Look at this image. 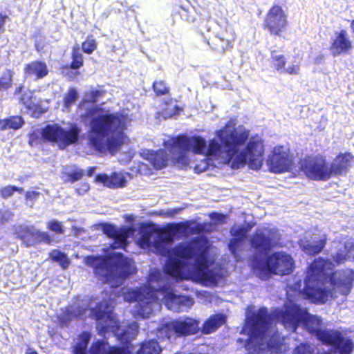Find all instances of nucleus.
Returning a JSON list of instances; mask_svg holds the SVG:
<instances>
[{
	"label": "nucleus",
	"instance_id": "f257e3e1",
	"mask_svg": "<svg viewBox=\"0 0 354 354\" xmlns=\"http://www.w3.org/2000/svg\"><path fill=\"white\" fill-rule=\"evenodd\" d=\"M294 285H288L287 290L288 301L285 310H275L268 316L266 308H260L252 315L247 313L245 326L237 342L243 345L248 354H263L266 348L281 351V343L272 322H281L288 330L295 331L297 326H302L310 333L326 344L331 345L339 354H349L353 348L352 342L342 338L336 330H327L322 327V321L317 315L309 314L306 308H300L292 301V294L302 295L294 290Z\"/></svg>",
	"mask_w": 354,
	"mask_h": 354
},
{
	"label": "nucleus",
	"instance_id": "f03ea898",
	"mask_svg": "<svg viewBox=\"0 0 354 354\" xmlns=\"http://www.w3.org/2000/svg\"><path fill=\"white\" fill-rule=\"evenodd\" d=\"M185 224H173L166 230L153 225H142L136 242L142 249H147L161 256H168L165 271L169 276L189 279L205 286L216 283L223 277V271L209 257V243L205 237H200L189 245L181 244L170 251L174 235Z\"/></svg>",
	"mask_w": 354,
	"mask_h": 354
},
{
	"label": "nucleus",
	"instance_id": "7ed1b4c3",
	"mask_svg": "<svg viewBox=\"0 0 354 354\" xmlns=\"http://www.w3.org/2000/svg\"><path fill=\"white\" fill-rule=\"evenodd\" d=\"M103 95L102 90L88 91L78 106L77 114L82 118H91L88 145L96 151L102 153L107 149L114 153L127 140L124 131L132 119L128 111L110 113L96 105Z\"/></svg>",
	"mask_w": 354,
	"mask_h": 354
},
{
	"label": "nucleus",
	"instance_id": "20e7f679",
	"mask_svg": "<svg viewBox=\"0 0 354 354\" xmlns=\"http://www.w3.org/2000/svg\"><path fill=\"white\" fill-rule=\"evenodd\" d=\"M215 136L223 144L219 150L221 154L227 156V160L217 164L215 160H210L209 154H203L205 158L194 167L196 173L226 165L234 169L243 168L245 165L253 170L261 168L265 146L259 136L250 137V131L242 125L236 127L234 120H230L223 128L216 130Z\"/></svg>",
	"mask_w": 354,
	"mask_h": 354
},
{
	"label": "nucleus",
	"instance_id": "39448f33",
	"mask_svg": "<svg viewBox=\"0 0 354 354\" xmlns=\"http://www.w3.org/2000/svg\"><path fill=\"white\" fill-rule=\"evenodd\" d=\"M335 266L328 260L316 259L308 268L304 288L298 280L294 290L315 304H324L339 295L347 297L354 287V270L347 268L333 272Z\"/></svg>",
	"mask_w": 354,
	"mask_h": 354
},
{
	"label": "nucleus",
	"instance_id": "423d86ee",
	"mask_svg": "<svg viewBox=\"0 0 354 354\" xmlns=\"http://www.w3.org/2000/svg\"><path fill=\"white\" fill-rule=\"evenodd\" d=\"M162 273L158 270H151L148 286L138 290H122L124 299L136 305L133 310L134 317L146 318L154 310H158L163 302L167 308L174 312H187L194 305V299L188 296L178 295L164 283Z\"/></svg>",
	"mask_w": 354,
	"mask_h": 354
},
{
	"label": "nucleus",
	"instance_id": "0eeeda50",
	"mask_svg": "<svg viewBox=\"0 0 354 354\" xmlns=\"http://www.w3.org/2000/svg\"><path fill=\"white\" fill-rule=\"evenodd\" d=\"M115 302L112 295L109 300L104 299L100 304L88 299H77L73 305L62 310L58 317L63 324L80 317H91L98 322L97 330L100 335H105L111 333L122 342L127 343L136 338L138 332V325L132 322L128 326H119L118 321L112 310Z\"/></svg>",
	"mask_w": 354,
	"mask_h": 354
},
{
	"label": "nucleus",
	"instance_id": "6e6552de",
	"mask_svg": "<svg viewBox=\"0 0 354 354\" xmlns=\"http://www.w3.org/2000/svg\"><path fill=\"white\" fill-rule=\"evenodd\" d=\"M280 234L277 230L259 229L251 240V244L259 252L252 261L254 273L260 278H266L270 272L276 274H288L292 271L293 259L286 252H274L267 257V251L278 243Z\"/></svg>",
	"mask_w": 354,
	"mask_h": 354
},
{
	"label": "nucleus",
	"instance_id": "1a4fd4ad",
	"mask_svg": "<svg viewBox=\"0 0 354 354\" xmlns=\"http://www.w3.org/2000/svg\"><path fill=\"white\" fill-rule=\"evenodd\" d=\"M165 148L168 149L171 158L180 166H187L191 162L189 154H209L210 160L221 164L227 156L221 154L220 147L223 144L216 138L206 140L200 136L182 135L172 137L165 141Z\"/></svg>",
	"mask_w": 354,
	"mask_h": 354
},
{
	"label": "nucleus",
	"instance_id": "9d476101",
	"mask_svg": "<svg viewBox=\"0 0 354 354\" xmlns=\"http://www.w3.org/2000/svg\"><path fill=\"white\" fill-rule=\"evenodd\" d=\"M85 263L93 267L100 279L111 288L119 286L123 280L135 272L134 262L124 258L120 253L111 252L106 258L91 256L84 259Z\"/></svg>",
	"mask_w": 354,
	"mask_h": 354
},
{
	"label": "nucleus",
	"instance_id": "9b49d317",
	"mask_svg": "<svg viewBox=\"0 0 354 354\" xmlns=\"http://www.w3.org/2000/svg\"><path fill=\"white\" fill-rule=\"evenodd\" d=\"M81 129L76 124L63 123L47 125L41 132L42 137L50 142L55 143L59 148L64 149L77 142Z\"/></svg>",
	"mask_w": 354,
	"mask_h": 354
},
{
	"label": "nucleus",
	"instance_id": "f8f14e48",
	"mask_svg": "<svg viewBox=\"0 0 354 354\" xmlns=\"http://www.w3.org/2000/svg\"><path fill=\"white\" fill-rule=\"evenodd\" d=\"M199 330V321L190 317L175 319L158 328L157 337L162 339H175L176 337L187 336Z\"/></svg>",
	"mask_w": 354,
	"mask_h": 354
},
{
	"label": "nucleus",
	"instance_id": "ddd939ff",
	"mask_svg": "<svg viewBox=\"0 0 354 354\" xmlns=\"http://www.w3.org/2000/svg\"><path fill=\"white\" fill-rule=\"evenodd\" d=\"M300 164L302 171L310 179L326 180L331 177L329 165L323 156L306 157Z\"/></svg>",
	"mask_w": 354,
	"mask_h": 354
},
{
	"label": "nucleus",
	"instance_id": "4468645a",
	"mask_svg": "<svg viewBox=\"0 0 354 354\" xmlns=\"http://www.w3.org/2000/svg\"><path fill=\"white\" fill-rule=\"evenodd\" d=\"M270 171L276 174L284 173L292 169L293 157L286 146H277L273 148L266 160Z\"/></svg>",
	"mask_w": 354,
	"mask_h": 354
},
{
	"label": "nucleus",
	"instance_id": "2eb2a0df",
	"mask_svg": "<svg viewBox=\"0 0 354 354\" xmlns=\"http://www.w3.org/2000/svg\"><path fill=\"white\" fill-rule=\"evenodd\" d=\"M15 234L27 246L33 245L37 242L50 244L52 241L48 232L40 231L32 225H19L15 228Z\"/></svg>",
	"mask_w": 354,
	"mask_h": 354
},
{
	"label": "nucleus",
	"instance_id": "dca6fc26",
	"mask_svg": "<svg viewBox=\"0 0 354 354\" xmlns=\"http://www.w3.org/2000/svg\"><path fill=\"white\" fill-rule=\"evenodd\" d=\"M264 23L271 34L279 35L287 25V17L282 7L272 6L266 15Z\"/></svg>",
	"mask_w": 354,
	"mask_h": 354
},
{
	"label": "nucleus",
	"instance_id": "f3484780",
	"mask_svg": "<svg viewBox=\"0 0 354 354\" xmlns=\"http://www.w3.org/2000/svg\"><path fill=\"white\" fill-rule=\"evenodd\" d=\"M102 230L106 235L112 239L113 242L111 246L113 249L124 248L127 245V239L133 236L135 232L132 227H117L110 224L104 225Z\"/></svg>",
	"mask_w": 354,
	"mask_h": 354
},
{
	"label": "nucleus",
	"instance_id": "a211bd4d",
	"mask_svg": "<svg viewBox=\"0 0 354 354\" xmlns=\"http://www.w3.org/2000/svg\"><path fill=\"white\" fill-rule=\"evenodd\" d=\"M352 48V41L349 39L348 33L345 30L337 32L334 37L331 39L330 51L334 57L346 54Z\"/></svg>",
	"mask_w": 354,
	"mask_h": 354
},
{
	"label": "nucleus",
	"instance_id": "6ab92c4d",
	"mask_svg": "<svg viewBox=\"0 0 354 354\" xmlns=\"http://www.w3.org/2000/svg\"><path fill=\"white\" fill-rule=\"evenodd\" d=\"M140 156L144 159L149 161L156 169H160L165 167L170 160L172 162H176V161L171 158L170 151L166 148L165 150L160 149L156 152L143 149L140 152Z\"/></svg>",
	"mask_w": 354,
	"mask_h": 354
},
{
	"label": "nucleus",
	"instance_id": "aec40b11",
	"mask_svg": "<svg viewBox=\"0 0 354 354\" xmlns=\"http://www.w3.org/2000/svg\"><path fill=\"white\" fill-rule=\"evenodd\" d=\"M353 162L354 157L351 153H339L329 165L331 176L346 174Z\"/></svg>",
	"mask_w": 354,
	"mask_h": 354
},
{
	"label": "nucleus",
	"instance_id": "412c9836",
	"mask_svg": "<svg viewBox=\"0 0 354 354\" xmlns=\"http://www.w3.org/2000/svg\"><path fill=\"white\" fill-rule=\"evenodd\" d=\"M21 100L28 113L32 117L39 118L41 114L45 113L48 109V101H41L30 91L24 93Z\"/></svg>",
	"mask_w": 354,
	"mask_h": 354
},
{
	"label": "nucleus",
	"instance_id": "4be33fe9",
	"mask_svg": "<svg viewBox=\"0 0 354 354\" xmlns=\"http://www.w3.org/2000/svg\"><path fill=\"white\" fill-rule=\"evenodd\" d=\"M332 258L336 265L342 263L347 259L354 260V239L345 237L338 245V250L332 254Z\"/></svg>",
	"mask_w": 354,
	"mask_h": 354
},
{
	"label": "nucleus",
	"instance_id": "5701e85b",
	"mask_svg": "<svg viewBox=\"0 0 354 354\" xmlns=\"http://www.w3.org/2000/svg\"><path fill=\"white\" fill-rule=\"evenodd\" d=\"M131 176L127 172H114L110 176L106 174H99L95 178V181L102 183L109 188H118L124 187L127 180Z\"/></svg>",
	"mask_w": 354,
	"mask_h": 354
},
{
	"label": "nucleus",
	"instance_id": "b1692460",
	"mask_svg": "<svg viewBox=\"0 0 354 354\" xmlns=\"http://www.w3.org/2000/svg\"><path fill=\"white\" fill-rule=\"evenodd\" d=\"M90 354H129L128 348L111 346L104 340L94 342L90 350Z\"/></svg>",
	"mask_w": 354,
	"mask_h": 354
},
{
	"label": "nucleus",
	"instance_id": "393cba45",
	"mask_svg": "<svg viewBox=\"0 0 354 354\" xmlns=\"http://www.w3.org/2000/svg\"><path fill=\"white\" fill-rule=\"evenodd\" d=\"M24 73L26 77L39 80L46 77L48 73L46 64L41 61H33L26 65Z\"/></svg>",
	"mask_w": 354,
	"mask_h": 354
},
{
	"label": "nucleus",
	"instance_id": "a878e982",
	"mask_svg": "<svg viewBox=\"0 0 354 354\" xmlns=\"http://www.w3.org/2000/svg\"><path fill=\"white\" fill-rule=\"evenodd\" d=\"M230 233L233 238L229 244V249L234 257L236 258V250L242 245L247 230L243 226L235 225L232 227Z\"/></svg>",
	"mask_w": 354,
	"mask_h": 354
},
{
	"label": "nucleus",
	"instance_id": "bb28decb",
	"mask_svg": "<svg viewBox=\"0 0 354 354\" xmlns=\"http://www.w3.org/2000/svg\"><path fill=\"white\" fill-rule=\"evenodd\" d=\"M226 321V317L223 314H216L211 316L203 324V333L209 334L214 332Z\"/></svg>",
	"mask_w": 354,
	"mask_h": 354
},
{
	"label": "nucleus",
	"instance_id": "cd10ccee",
	"mask_svg": "<svg viewBox=\"0 0 354 354\" xmlns=\"http://www.w3.org/2000/svg\"><path fill=\"white\" fill-rule=\"evenodd\" d=\"M326 244V239L323 238L318 241H309L301 240L300 246L302 250L309 255H314L319 253Z\"/></svg>",
	"mask_w": 354,
	"mask_h": 354
},
{
	"label": "nucleus",
	"instance_id": "c85d7f7f",
	"mask_svg": "<svg viewBox=\"0 0 354 354\" xmlns=\"http://www.w3.org/2000/svg\"><path fill=\"white\" fill-rule=\"evenodd\" d=\"M83 175L82 169L76 167H67L64 168L61 178L66 183L71 182L73 183L81 179Z\"/></svg>",
	"mask_w": 354,
	"mask_h": 354
},
{
	"label": "nucleus",
	"instance_id": "c756f323",
	"mask_svg": "<svg viewBox=\"0 0 354 354\" xmlns=\"http://www.w3.org/2000/svg\"><path fill=\"white\" fill-rule=\"evenodd\" d=\"M91 337L90 333L84 332L75 339L73 347L74 354H88L87 346Z\"/></svg>",
	"mask_w": 354,
	"mask_h": 354
},
{
	"label": "nucleus",
	"instance_id": "7c9ffc66",
	"mask_svg": "<svg viewBox=\"0 0 354 354\" xmlns=\"http://www.w3.org/2000/svg\"><path fill=\"white\" fill-rule=\"evenodd\" d=\"M162 351L161 346L156 340H149L144 342L136 354H160Z\"/></svg>",
	"mask_w": 354,
	"mask_h": 354
},
{
	"label": "nucleus",
	"instance_id": "2f4dec72",
	"mask_svg": "<svg viewBox=\"0 0 354 354\" xmlns=\"http://www.w3.org/2000/svg\"><path fill=\"white\" fill-rule=\"evenodd\" d=\"M24 121L21 117H10L7 119L0 120V130L7 129H18L22 127Z\"/></svg>",
	"mask_w": 354,
	"mask_h": 354
},
{
	"label": "nucleus",
	"instance_id": "473e14b6",
	"mask_svg": "<svg viewBox=\"0 0 354 354\" xmlns=\"http://www.w3.org/2000/svg\"><path fill=\"white\" fill-rule=\"evenodd\" d=\"M49 255L51 260L59 263L62 268L66 269L69 266L70 261L64 252L58 250H53Z\"/></svg>",
	"mask_w": 354,
	"mask_h": 354
},
{
	"label": "nucleus",
	"instance_id": "72a5a7b5",
	"mask_svg": "<svg viewBox=\"0 0 354 354\" xmlns=\"http://www.w3.org/2000/svg\"><path fill=\"white\" fill-rule=\"evenodd\" d=\"M78 93L77 91L72 88L65 94L64 98V109L63 111H68L71 105H73L77 100Z\"/></svg>",
	"mask_w": 354,
	"mask_h": 354
},
{
	"label": "nucleus",
	"instance_id": "f704fd0d",
	"mask_svg": "<svg viewBox=\"0 0 354 354\" xmlns=\"http://www.w3.org/2000/svg\"><path fill=\"white\" fill-rule=\"evenodd\" d=\"M315 347L313 345L308 344H301L295 350L293 354H313ZM320 354H335L332 352L326 351Z\"/></svg>",
	"mask_w": 354,
	"mask_h": 354
},
{
	"label": "nucleus",
	"instance_id": "c9c22d12",
	"mask_svg": "<svg viewBox=\"0 0 354 354\" xmlns=\"http://www.w3.org/2000/svg\"><path fill=\"white\" fill-rule=\"evenodd\" d=\"M12 72L6 71L0 77V91L8 89L12 85Z\"/></svg>",
	"mask_w": 354,
	"mask_h": 354
},
{
	"label": "nucleus",
	"instance_id": "e433bc0d",
	"mask_svg": "<svg viewBox=\"0 0 354 354\" xmlns=\"http://www.w3.org/2000/svg\"><path fill=\"white\" fill-rule=\"evenodd\" d=\"M46 226L49 230L58 234H62L65 231L62 223L55 219L48 221Z\"/></svg>",
	"mask_w": 354,
	"mask_h": 354
},
{
	"label": "nucleus",
	"instance_id": "4c0bfd02",
	"mask_svg": "<svg viewBox=\"0 0 354 354\" xmlns=\"http://www.w3.org/2000/svg\"><path fill=\"white\" fill-rule=\"evenodd\" d=\"M15 192H18L19 193H22L24 192V189L22 187H18L16 186H5L0 189L1 196L3 198H7L13 195Z\"/></svg>",
	"mask_w": 354,
	"mask_h": 354
},
{
	"label": "nucleus",
	"instance_id": "58836bf2",
	"mask_svg": "<svg viewBox=\"0 0 354 354\" xmlns=\"http://www.w3.org/2000/svg\"><path fill=\"white\" fill-rule=\"evenodd\" d=\"M83 64V57L82 53L79 51V47L73 48V62L71 63V68L73 69H77L80 68Z\"/></svg>",
	"mask_w": 354,
	"mask_h": 354
},
{
	"label": "nucleus",
	"instance_id": "ea45409f",
	"mask_svg": "<svg viewBox=\"0 0 354 354\" xmlns=\"http://www.w3.org/2000/svg\"><path fill=\"white\" fill-rule=\"evenodd\" d=\"M177 112V106L176 104H169L167 105V108L162 113H160V112L157 113L156 118L158 119H160V118L166 119L176 115Z\"/></svg>",
	"mask_w": 354,
	"mask_h": 354
},
{
	"label": "nucleus",
	"instance_id": "a19ab883",
	"mask_svg": "<svg viewBox=\"0 0 354 354\" xmlns=\"http://www.w3.org/2000/svg\"><path fill=\"white\" fill-rule=\"evenodd\" d=\"M272 65L277 71L285 69L286 60L283 55L273 53L272 55Z\"/></svg>",
	"mask_w": 354,
	"mask_h": 354
},
{
	"label": "nucleus",
	"instance_id": "79ce46f5",
	"mask_svg": "<svg viewBox=\"0 0 354 354\" xmlns=\"http://www.w3.org/2000/svg\"><path fill=\"white\" fill-rule=\"evenodd\" d=\"M153 88L158 95H165L169 92L166 83L162 80H157L153 84Z\"/></svg>",
	"mask_w": 354,
	"mask_h": 354
},
{
	"label": "nucleus",
	"instance_id": "37998d69",
	"mask_svg": "<svg viewBox=\"0 0 354 354\" xmlns=\"http://www.w3.org/2000/svg\"><path fill=\"white\" fill-rule=\"evenodd\" d=\"M96 42L95 40L92 38H88L83 44H82V50L86 53H91L96 48Z\"/></svg>",
	"mask_w": 354,
	"mask_h": 354
},
{
	"label": "nucleus",
	"instance_id": "c03bdc74",
	"mask_svg": "<svg viewBox=\"0 0 354 354\" xmlns=\"http://www.w3.org/2000/svg\"><path fill=\"white\" fill-rule=\"evenodd\" d=\"M39 193L35 191L27 192L26 193V200L30 207H32L35 201L38 198Z\"/></svg>",
	"mask_w": 354,
	"mask_h": 354
},
{
	"label": "nucleus",
	"instance_id": "a18cd8bd",
	"mask_svg": "<svg viewBox=\"0 0 354 354\" xmlns=\"http://www.w3.org/2000/svg\"><path fill=\"white\" fill-rule=\"evenodd\" d=\"M300 71L299 64L296 63L288 66L284 69V71L289 74H298Z\"/></svg>",
	"mask_w": 354,
	"mask_h": 354
},
{
	"label": "nucleus",
	"instance_id": "49530a36",
	"mask_svg": "<svg viewBox=\"0 0 354 354\" xmlns=\"http://www.w3.org/2000/svg\"><path fill=\"white\" fill-rule=\"evenodd\" d=\"M90 189V186L88 183H82L76 188V192L80 195L85 194Z\"/></svg>",
	"mask_w": 354,
	"mask_h": 354
},
{
	"label": "nucleus",
	"instance_id": "de8ad7c7",
	"mask_svg": "<svg viewBox=\"0 0 354 354\" xmlns=\"http://www.w3.org/2000/svg\"><path fill=\"white\" fill-rule=\"evenodd\" d=\"M181 210L180 208L171 209L167 211H161L160 214L167 217H174L176 214L180 213Z\"/></svg>",
	"mask_w": 354,
	"mask_h": 354
},
{
	"label": "nucleus",
	"instance_id": "09e8293b",
	"mask_svg": "<svg viewBox=\"0 0 354 354\" xmlns=\"http://www.w3.org/2000/svg\"><path fill=\"white\" fill-rule=\"evenodd\" d=\"M211 218L212 221L219 222V223H223V221L225 219V216H223L222 214H220L218 213H213L211 215Z\"/></svg>",
	"mask_w": 354,
	"mask_h": 354
},
{
	"label": "nucleus",
	"instance_id": "8fccbe9b",
	"mask_svg": "<svg viewBox=\"0 0 354 354\" xmlns=\"http://www.w3.org/2000/svg\"><path fill=\"white\" fill-rule=\"evenodd\" d=\"M12 216V214L10 212H6L4 214L0 212V222L3 221H8Z\"/></svg>",
	"mask_w": 354,
	"mask_h": 354
},
{
	"label": "nucleus",
	"instance_id": "3c124183",
	"mask_svg": "<svg viewBox=\"0 0 354 354\" xmlns=\"http://www.w3.org/2000/svg\"><path fill=\"white\" fill-rule=\"evenodd\" d=\"M210 30V26H209V23L207 22L205 24H202L200 26V31L202 34L205 33V31L209 32Z\"/></svg>",
	"mask_w": 354,
	"mask_h": 354
},
{
	"label": "nucleus",
	"instance_id": "603ef678",
	"mask_svg": "<svg viewBox=\"0 0 354 354\" xmlns=\"http://www.w3.org/2000/svg\"><path fill=\"white\" fill-rule=\"evenodd\" d=\"M221 39L222 41H226L227 44H228L229 43H230L232 41H233L234 39V33L232 32L230 37H223L221 38Z\"/></svg>",
	"mask_w": 354,
	"mask_h": 354
},
{
	"label": "nucleus",
	"instance_id": "864d4df0",
	"mask_svg": "<svg viewBox=\"0 0 354 354\" xmlns=\"http://www.w3.org/2000/svg\"><path fill=\"white\" fill-rule=\"evenodd\" d=\"M6 18V15H2L0 14V30L2 29L5 24V19Z\"/></svg>",
	"mask_w": 354,
	"mask_h": 354
},
{
	"label": "nucleus",
	"instance_id": "5fc2aeb1",
	"mask_svg": "<svg viewBox=\"0 0 354 354\" xmlns=\"http://www.w3.org/2000/svg\"><path fill=\"white\" fill-rule=\"evenodd\" d=\"M192 230H195L198 233L203 230V227L200 224H196L194 227H192Z\"/></svg>",
	"mask_w": 354,
	"mask_h": 354
},
{
	"label": "nucleus",
	"instance_id": "6e6d98bb",
	"mask_svg": "<svg viewBox=\"0 0 354 354\" xmlns=\"http://www.w3.org/2000/svg\"><path fill=\"white\" fill-rule=\"evenodd\" d=\"M95 171V167H91L88 168V169L87 171V175L88 176H91Z\"/></svg>",
	"mask_w": 354,
	"mask_h": 354
},
{
	"label": "nucleus",
	"instance_id": "4d7b16f0",
	"mask_svg": "<svg viewBox=\"0 0 354 354\" xmlns=\"http://www.w3.org/2000/svg\"><path fill=\"white\" fill-rule=\"evenodd\" d=\"M26 354H38V353L31 348H28L26 352Z\"/></svg>",
	"mask_w": 354,
	"mask_h": 354
},
{
	"label": "nucleus",
	"instance_id": "13d9d810",
	"mask_svg": "<svg viewBox=\"0 0 354 354\" xmlns=\"http://www.w3.org/2000/svg\"><path fill=\"white\" fill-rule=\"evenodd\" d=\"M351 28L353 32L354 33V19L351 23Z\"/></svg>",
	"mask_w": 354,
	"mask_h": 354
},
{
	"label": "nucleus",
	"instance_id": "bf43d9fd",
	"mask_svg": "<svg viewBox=\"0 0 354 354\" xmlns=\"http://www.w3.org/2000/svg\"><path fill=\"white\" fill-rule=\"evenodd\" d=\"M132 157H133V156L131 154H129V156H128V158L126 160V161L130 160Z\"/></svg>",
	"mask_w": 354,
	"mask_h": 354
}]
</instances>
